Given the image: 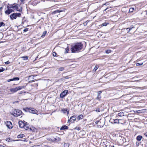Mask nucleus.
Segmentation results:
<instances>
[{
    "mask_svg": "<svg viewBox=\"0 0 147 147\" xmlns=\"http://www.w3.org/2000/svg\"><path fill=\"white\" fill-rule=\"evenodd\" d=\"M83 45L81 42H78L71 46L72 53H78L80 52L83 49Z\"/></svg>",
    "mask_w": 147,
    "mask_h": 147,
    "instance_id": "1",
    "label": "nucleus"
},
{
    "mask_svg": "<svg viewBox=\"0 0 147 147\" xmlns=\"http://www.w3.org/2000/svg\"><path fill=\"white\" fill-rule=\"evenodd\" d=\"M23 110L26 112H29L33 114H36L37 113V110L33 108H23Z\"/></svg>",
    "mask_w": 147,
    "mask_h": 147,
    "instance_id": "2",
    "label": "nucleus"
},
{
    "mask_svg": "<svg viewBox=\"0 0 147 147\" xmlns=\"http://www.w3.org/2000/svg\"><path fill=\"white\" fill-rule=\"evenodd\" d=\"M22 113V111L20 110H14L12 114L14 116L18 117L21 115Z\"/></svg>",
    "mask_w": 147,
    "mask_h": 147,
    "instance_id": "3",
    "label": "nucleus"
},
{
    "mask_svg": "<svg viewBox=\"0 0 147 147\" xmlns=\"http://www.w3.org/2000/svg\"><path fill=\"white\" fill-rule=\"evenodd\" d=\"M24 88V86H19L15 88H11L10 89V91L12 93H14Z\"/></svg>",
    "mask_w": 147,
    "mask_h": 147,
    "instance_id": "4",
    "label": "nucleus"
},
{
    "mask_svg": "<svg viewBox=\"0 0 147 147\" xmlns=\"http://www.w3.org/2000/svg\"><path fill=\"white\" fill-rule=\"evenodd\" d=\"M21 16V14L19 13H13L10 16L11 19L13 20L16 19L17 17H20Z\"/></svg>",
    "mask_w": 147,
    "mask_h": 147,
    "instance_id": "5",
    "label": "nucleus"
},
{
    "mask_svg": "<svg viewBox=\"0 0 147 147\" xmlns=\"http://www.w3.org/2000/svg\"><path fill=\"white\" fill-rule=\"evenodd\" d=\"M11 8L13 9H16L17 11L21 12L22 11L21 7L18 4H17L15 5H13L11 6Z\"/></svg>",
    "mask_w": 147,
    "mask_h": 147,
    "instance_id": "6",
    "label": "nucleus"
},
{
    "mask_svg": "<svg viewBox=\"0 0 147 147\" xmlns=\"http://www.w3.org/2000/svg\"><path fill=\"white\" fill-rule=\"evenodd\" d=\"M68 93V90H65L63 91L60 94V97L61 98H63Z\"/></svg>",
    "mask_w": 147,
    "mask_h": 147,
    "instance_id": "7",
    "label": "nucleus"
},
{
    "mask_svg": "<svg viewBox=\"0 0 147 147\" xmlns=\"http://www.w3.org/2000/svg\"><path fill=\"white\" fill-rule=\"evenodd\" d=\"M6 126L7 127L10 129H11L13 127L10 121H7L5 122Z\"/></svg>",
    "mask_w": 147,
    "mask_h": 147,
    "instance_id": "8",
    "label": "nucleus"
},
{
    "mask_svg": "<svg viewBox=\"0 0 147 147\" xmlns=\"http://www.w3.org/2000/svg\"><path fill=\"white\" fill-rule=\"evenodd\" d=\"M76 116H73L71 117L69 119L68 121V122H69V123L70 122L72 123L76 119Z\"/></svg>",
    "mask_w": 147,
    "mask_h": 147,
    "instance_id": "9",
    "label": "nucleus"
},
{
    "mask_svg": "<svg viewBox=\"0 0 147 147\" xmlns=\"http://www.w3.org/2000/svg\"><path fill=\"white\" fill-rule=\"evenodd\" d=\"M25 124V123L21 121H19V127L21 128H23L24 127Z\"/></svg>",
    "mask_w": 147,
    "mask_h": 147,
    "instance_id": "10",
    "label": "nucleus"
},
{
    "mask_svg": "<svg viewBox=\"0 0 147 147\" xmlns=\"http://www.w3.org/2000/svg\"><path fill=\"white\" fill-rule=\"evenodd\" d=\"M102 92L101 91H99L98 92L97 96L96 97V99L98 100H100V98L101 97V94Z\"/></svg>",
    "mask_w": 147,
    "mask_h": 147,
    "instance_id": "11",
    "label": "nucleus"
},
{
    "mask_svg": "<svg viewBox=\"0 0 147 147\" xmlns=\"http://www.w3.org/2000/svg\"><path fill=\"white\" fill-rule=\"evenodd\" d=\"M13 11L12 9H8V10L5 11V13L6 14L9 15Z\"/></svg>",
    "mask_w": 147,
    "mask_h": 147,
    "instance_id": "12",
    "label": "nucleus"
},
{
    "mask_svg": "<svg viewBox=\"0 0 147 147\" xmlns=\"http://www.w3.org/2000/svg\"><path fill=\"white\" fill-rule=\"evenodd\" d=\"M61 111L64 113H67V114H68L69 113V111H67V109H63L61 110Z\"/></svg>",
    "mask_w": 147,
    "mask_h": 147,
    "instance_id": "13",
    "label": "nucleus"
},
{
    "mask_svg": "<svg viewBox=\"0 0 147 147\" xmlns=\"http://www.w3.org/2000/svg\"><path fill=\"white\" fill-rule=\"evenodd\" d=\"M118 116L120 117H123L125 116L124 113L123 112H121L118 114Z\"/></svg>",
    "mask_w": 147,
    "mask_h": 147,
    "instance_id": "14",
    "label": "nucleus"
},
{
    "mask_svg": "<svg viewBox=\"0 0 147 147\" xmlns=\"http://www.w3.org/2000/svg\"><path fill=\"white\" fill-rule=\"evenodd\" d=\"M23 128L26 130H27L29 129L31 130V129L30 128H29L28 127V125L27 124H25Z\"/></svg>",
    "mask_w": 147,
    "mask_h": 147,
    "instance_id": "15",
    "label": "nucleus"
},
{
    "mask_svg": "<svg viewBox=\"0 0 147 147\" xmlns=\"http://www.w3.org/2000/svg\"><path fill=\"white\" fill-rule=\"evenodd\" d=\"M142 138V137L141 136H137L136 138V140L138 141H140L141 140V139Z\"/></svg>",
    "mask_w": 147,
    "mask_h": 147,
    "instance_id": "16",
    "label": "nucleus"
},
{
    "mask_svg": "<svg viewBox=\"0 0 147 147\" xmlns=\"http://www.w3.org/2000/svg\"><path fill=\"white\" fill-rule=\"evenodd\" d=\"M62 11H59L58 10H57L56 11H55L52 12V13L53 14H58L59 13H60Z\"/></svg>",
    "mask_w": 147,
    "mask_h": 147,
    "instance_id": "17",
    "label": "nucleus"
},
{
    "mask_svg": "<svg viewBox=\"0 0 147 147\" xmlns=\"http://www.w3.org/2000/svg\"><path fill=\"white\" fill-rule=\"evenodd\" d=\"M35 147H51L47 145H37L35 146Z\"/></svg>",
    "mask_w": 147,
    "mask_h": 147,
    "instance_id": "18",
    "label": "nucleus"
},
{
    "mask_svg": "<svg viewBox=\"0 0 147 147\" xmlns=\"http://www.w3.org/2000/svg\"><path fill=\"white\" fill-rule=\"evenodd\" d=\"M68 128V127L67 126L64 125L61 128L60 130H62L65 129H67Z\"/></svg>",
    "mask_w": 147,
    "mask_h": 147,
    "instance_id": "19",
    "label": "nucleus"
},
{
    "mask_svg": "<svg viewBox=\"0 0 147 147\" xmlns=\"http://www.w3.org/2000/svg\"><path fill=\"white\" fill-rule=\"evenodd\" d=\"M83 116L82 115H80L77 117V119L78 120H79L80 119H82L83 118Z\"/></svg>",
    "mask_w": 147,
    "mask_h": 147,
    "instance_id": "20",
    "label": "nucleus"
},
{
    "mask_svg": "<svg viewBox=\"0 0 147 147\" xmlns=\"http://www.w3.org/2000/svg\"><path fill=\"white\" fill-rule=\"evenodd\" d=\"M11 81L14 80H19V78L18 77H16L14 78L10 79Z\"/></svg>",
    "mask_w": 147,
    "mask_h": 147,
    "instance_id": "21",
    "label": "nucleus"
},
{
    "mask_svg": "<svg viewBox=\"0 0 147 147\" xmlns=\"http://www.w3.org/2000/svg\"><path fill=\"white\" fill-rule=\"evenodd\" d=\"M24 136H25L24 134H20L18 136L17 138H22L24 137Z\"/></svg>",
    "mask_w": 147,
    "mask_h": 147,
    "instance_id": "22",
    "label": "nucleus"
},
{
    "mask_svg": "<svg viewBox=\"0 0 147 147\" xmlns=\"http://www.w3.org/2000/svg\"><path fill=\"white\" fill-rule=\"evenodd\" d=\"M21 58H22L24 60H27L28 58V57L26 56L24 57H22Z\"/></svg>",
    "mask_w": 147,
    "mask_h": 147,
    "instance_id": "23",
    "label": "nucleus"
},
{
    "mask_svg": "<svg viewBox=\"0 0 147 147\" xmlns=\"http://www.w3.org/2000/svg\"><path fill=\"white\" fill-rule=\"evenodd\" d=\"M57 139L53 137H52L51 138H50L49 139V140L51 141L52 142H54Z\"/></svg>",
    "mask_w": 147,
    "mask_h": 147,
    "instance_id": "24",
    "label": "nucleus"
},
{
    "mask_svg": "<svg viewBox=\"0 0 147 147\" xmlns=\"http://www.w3.org/2000/svg\"><path fill=\"white\" fill-rule=\"evenodd\" d=\"M120 119H117L114 120L113 121L114 123H119V121L120 120Z\"/></svg>",
    "mask_w": 147,
    "mask_h": 147,
    "instance_id": "25",
    "label": "nucleus"
},
{
    "mask_svg": "<svg viewBox=\"0 0 147 147\" xmlns=\"http://www.w3.org/2000/svg\"><path fill=\"white\" fill-rule=\"evenodd\" d=\"M64 70V68L63 67H60L58 68V70L59 71H63Z\"/></svg>",
    "mask_w": 147,
    "mask_h": 147,
    "instance_id": "26",
    "label": "nucleus"
},
{
    "mask_svg": "<svg viewBox=\"0 0 147 147\" xmlns=\"http://www.w3.org/2000/svg\"><path fill=\"white\" fill-rule=\"evenodd\" d=\"M69 144L67 143H65L64 144V147H69Z\"/></svg>",
    "mask_w": 147,
    "mask_h": 147,
    "instance_id": "27",
    "label": "nucleus"
},
{
    "mask_svg": "<svg viewBox=\"0 0 147 147\" xmlns=\"http://www.w3.org/2000/svg\"><path fill=\"white\" fill-rule=\"evenodd\" d=\"M5 26V24H4L3 22H2L0 23V27L2 26Z\"/></svg>",
    "mask_w": 147,
    "mask_h": 147,
    "instance_id": "28",
    "label": "nucleus"
},
{
    "mask_svg": "<svg viewBox=\"0 0 147 147\" xmlns=\"http://www.w3.org/2000/svg\"><path fill=\"white\" fill-rule=\"evenodd\" d=\"M98 65H96L95 66L94 69H93V71H95L98 68Z\"/></svg>",
    "mask_w": 147,
    "mask_h": 147,
    "instance_id": "29",
    "label": "nucleus"
},
{
    "mask_svg": "<svg viewBox=\"0 0 147 147\" xmlns=\"http://www.w3.org/2000/svg\"><path fill=\"white\" fill-rule=\"evenodd\" d=\"M65 53H68V51H69V48L68 47H67L65 49Z\"/></svg>",
    "mask_w": 147,
    "mask_h": 147,
    "instance_id": "30",
    "label": "nucleus"
},
{
    "mask_svg": "<svg viewBox=\"0 0 147 147\" xmlns=\"http://www.w3.org/2000/svg\"><path fill=\"white\" fill-rule=\"evenodd\" d=\"M134 8H131L129 9V12H132L134 10Z\"/></svg>",
    "mask_w": 147,
    "mask_h": 147,
    "instance_id": "31",
    "label": "nucleus"
},
{
    "mask_svg": "<svg viewBox=\"0 0 147 147\" xmlns=\"http://www.w3.org/2000/svg\"><path fill=\"white\" fill-rule=\"evenodd\" d=\"M143 64V63H136V65L137 66H140L141 65Z\"/></svg>",
    "mask_w": 147,
    "mask_h": 147,
    "instance_id": "32",
    "label": "nucleus"
},
{
    "mask_svg": "<svg viewBox=\"0 0 147 147\" xmlns=\"http://www.w3.org/2000/svg\"><path fill=\"white\" fill-rule=\"evenodd\" d=\"M5 70V69L3 67H1L0 68V72H3Z\"/></svg>",
    "mask_w": 147,
    "mask_h": 147,
    "instance_id": "33",
    "label": "nucleus"
},
{
    "mask_svg": "<svg viewBox=\"0 0 147 147\" xmlns=\"http://www.w3.org/2000/svg\"><path fill=\"white\" fill-rule=\"evenodd\" d=\"M81 128L79 127H76L74 128L75 129L77 130H80Z\"/></svg>",
    "mask_w": 147,
    "mask_h": 147,
    "instance_id": "34",
    "label": "nucleus"
},
{
    "mask_svg": "<svg viewBox=\"0 0 147 147\" xmlns=\"http://www.w3.org/2000/svg\"><path fill=\"white\" fill-rule=\"evenodd\" d=\"M111 50H107L106 51V53H111Z\"/></svg>",
    "mask_w": 147,
    "mask_h": 147,
    "instance_id": "35",
    "label": "nucleus"
},
{
    "mask_svg": "<svg viewBox=\"0 0 147 147\" xmlns=\"http://www.w3.org/2000/svg\"><path fill=\"white\" fill-rule=\"evenodd\" d=\"M11 139L10 138H7L6 140V141L8 142H10L11 141Z\"/></svg>",
    "mask_w": 147,
    "mask_h": 147,
    "instance_id": "36",
    "label": "nucleus"
},
{
    "mask_svg": "<svg viewBox=\"0 0 147 147\" xmlns=\"http://www.w3.org/2000/svg\"><path fill=\"white\" fill-rule=\"evenodd\" d=\"M69 78V77H68V76H65V77H63L62 79H68Z\"/></svg>",
    "mask_w": 147,
    "mask_h": 147,
    "instance_id": "37",
    "label": "nucleus"
},
{
    "mask_svg": "<svg viewBox=\"0 0 147 147\" xmlns=\"http://www.w3.org/2000/svg\"><path fill=\"white\" fill-rule=\"evenodd\" d=\"M95 111L96 112H99L100 111V109L99 108H97L96 109Z\"/></svg>",
    "mask_w": 147,
    "mask_h": 147,
    "instance_id": "38",
    "label": "nucleus"
},
{
    "mask_svg": "<svg viewBox=\"0 0 147 147\" xmlns=\"http://www.w3.org/2000/svg\"><path fill=\"white\" fill-rule=\"evenodd\" d=\"M46 33H47V31H44L43 33L42 36H44L46 34Z\"/></svg>",
    "mask_w": 147,
    "mask_h": 147,
    "instance_id": "39",
    "label": "nucleus"
},
{
    "mask_svg": "<svg viewBox=\"0 0 147 147\" xmlns=\"http://www.w3.org/2000/svg\"><path fill=\"white\" fill-rule=\"evenodd\" d=\"M53 55L54 57L56 56L57 55V53L56 52H54L53 53Z\"/></svg>",
    "mask_w": 147,
    "mask_h": 147,
    "instance_id": "40",
    "label": "nucleus"
},
{
    "mask_svg": "<svg viewBox=\"0 0 147 147\" xmlns=\"http://www.w3.org/2000/svg\"><path fill=\"white\" fill-rule=\"evenodd\" d=\"M28 28H26L23 31L24 32H26L28 31Z\"/></svg>",
    "mask_w": 147,
    "mask_h": 147,
    "instance_id": "41",
    "label": "nucleus"
},
{
    "mask_svg": "<svg viewBox=\"0 0 147 147\" xmlns=\"http://www.w3.org/2000/svg\"><path fill=\"white\" fill-rule=\"evenodd\" d=\"M5 64L6 65H8L10 63V62H9V61H7L6 62H5Z\"/></svg>",
    "mask_w": 147,
    "mask_h": 147,
    "instance_id": "42",
    "label": "nucleus"
},
{
    "mask_svg": "<svg viewBox=\"0 0 147 147\" xmlns=\"http://www.w3.org/2000/svg\"><path fill=\"white\" fill-rule=\"evenodd\" d=\"M88 22H87V21L86 22L84 23H83V24L84 25V26H86L87 25V23Z\"/></svg>",
    "mask_w": 147,
    "mask_h": 147,
    "instance_id": "43",
    "label": "nucleus"
},
{
    "mask_svg": "<svg viewBox=\"0 0 147 147\" xmlns=\"http://www.w3.org/2000/svg\"><path fill=\"white\" fill-rule=\"evenodd\" d=\"M102 25L103 26H106L107 25L106 23H103Z\"/></svg>",
    "mask_w": 147,
    "mask_h": 147,
    "instance_id": "44",
    "label": "nucleus"
},
{
    "mask_svg": "<svg viewBox=\"0 0 147 147\" xmlns=\"http://www.w3.org/2000/svg\"><path fill=\"white\" fill-rule=\"evenodd\" d=\"M108 5V2H106L105 4H104V5Z\"/></svg>",
    "mask_w": 147,
    "mask_h": 147,
    "instance_id": "45",
    "label": "nucleus"
},
{
    "mask_svg": "<svg viewBox=\"0 0 147 147\" xmlns=\"http://www.w3.org/2000/svg\"><path fill=\"white\" fill-rule=\"evenodd\" d=\"M21 2L23 3H24V2L25 0H20Z\"/></svg>",
    "mask_w": 147,
    "mask_h": 147,
    "instance_id": "46",
    "label": "nucleus"
},
{
    "mask_svg": "<svg viewBox=\"0 0 147 147\" xmlns=\"http://www.w3.org/2000/svg\"><path fill=\"white\" fill-rule=\"evenodd\" d=\"M131 29V28H127V29H129V31L128 32H129L130 31V30Z\"/></svg>",
    "mask_w": 147,
    "mask_h": 147,
    "instance_id": "47",
    "label": "nucleus"
},
{
    "mask_svg": "<svg viewBox=\"0 0 147 147\" xmlns=\"http://www.w3.org/2000/svg\"><path fill=\"white\" fill-rule=\"evenodd\" d=\"M144 135L147 137V132L144 134Z\"/></svg>",
    "mask_w": 147,
    "mask_h": 147,
    "instance_id": "48",
    "label": "nucleus"
},
{
    "mask_svg": "<svg viewBox=\"0 0 147 147\" xmlns=\"http://www.w3.org/2000/svg\"><path fill=\"white\" fill-rule=\"evenodd\" d=\"M7 81L8 82H10L11 81V80L10 79H9V80H7Z\"/></svg>",
    "mask_w": 147,
    "mask_h": 147,
    "instance_id": "49",
    "label": "nucleus"
},
{
    "mask_svg": "<svg viewBox=\"0 0 147 147\" xmlns=\"http://www.w3.org/2000/svg\"><path fill=\"white\" fill-rule=\"evenodd\" d=\"M33 81H34L33 80H32V81H29V82H33Z\"/></svg>",
    "mask_w": 147,
    "mask_h": 147,
    "instance_id": "50",
    "label": "nucleus"
},
{
    "mask_svg": "<svg viewBox=\"0 0 147 147\" xmlns=\"http://www.w3.org/2000/svg\"><path fill=\"white\" fill-rule=\"evenodd\" d=\"M108 9V8H106L105 10V11H106Z\"/></svg>",
    "mask_w": 147,
    "mask_h": 147,
    "instance_id": "51",
    "label": "nucleus"
},
{
    "mask_svg": "<svg viewBox=\"0 0 147 147\" xmlns=\"http://www.w3.org/2000/svg\"><path fill=\"white\" fill-rule=\"evenodd\" d=\"M1 147H5L4 146H1Z\"/></svg>",
    "mask_w": 147,
    "mask_h": 147,
    "instance_id": "52",
    "label": "nucleus"
},
{
    "mask_svg": "<svg viewBox=\"0 0 147 147\" xmlns=\"http://www.w3.org/2000/svg\"><path fill=\"white\" fill-rule=\"evenodd\" d=\"M2 8V7H0V9H1Z\"/></svg>",
    "mask_w": 147,
    "mask_h": 147,
    "instance_id": "53",
    "label": "nucleus"
},
{
    "mask_svg": "<svg viewBox=\"0 0 147 147\" xmlns=\"http://www.w3.org/2000/svg\"><path fill=\"white\" fill-rule=\"evenodd\" d=\"M146 14L147 15V10L146 11Z\"/></svg>",
    "mask_w": 147,
    "mask_h": 147,
    "instance_id": "54",
    "label": "nucleus"
},
{
    "mask_svg": "<svg viewBox=\"0 0 147 147\" xmlns=\"http://www.w3.org/2000/svg\"><path fill=\"white\" fill-rule=\"evenodd\" d=\"M112 146L113 147H114V145H113Z\"/></svg>",
    "mask_w": 147,
    "mask_h": 147,
    "instance_id": "55",
    "label": "nucleus"
},
{
    "mask_svg": "<svg viewBox=\"0 0 147 147\" xmlns=\"http://www.w3.org/2000/svg\"><path fill=\"white\" fill-rule=\"evenodd\" d=\"M32 76H30V77H32Z\"/></svg>",
    "mask_w": 147,
    "mask_h": 147,
    "instance_id": "56",
    "label": "nucleus"
},
{
    "mask_svg": "<svg viewBox=\"0 0 147 147\" xmlns=\"http://www.w3.org/2000/svg\"><path fill=\"white\" fill-rule=\"evenodd\" d=\"M106 146V147H107V146Z\"/></svg>",
    "mask_w": 147,
    "mask_h": 147,
    "instance_id": "57",
    "label": "nucleus"
},
{
    "mask_svg": "<svg viewBox=\"0 0 147 147\" xmlns=\"http://www.w3.org/2000/svg\"><path fill=\"white\" fill-rule=\"evenodd\" d=\"M0 147H1V146H0Z\"/></svg>",
    "mask_w": 147,
    "mask_h": 147,
    "instance_id": "58",
    "label": "nucleus"
}]
</instances>
